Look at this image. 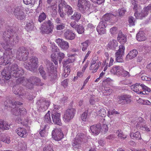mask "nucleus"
I'll use <instances>...</instances> for the list:
<instances>
[{"label": "nucleus", "instance_id": "obj_19", "mask_svg": "<svg viewBox=\"0 0 151 151\" xmlns=\"http://www.w3.org/2000/svg\"><path fill=\"white\" fill-rule=\"evenodd\" d=\"M103 22H100L96 28V30L100 34H104L106 32L105 28L107 25V23H103Z\"/></svg>", "mask_w": 151, "mask_h": 151}, {"label": "nucleus", "instance_id": "obj_38", "mask_svg": "<svg viewBox=\"0 0 151 151\" xmlns=\"http://www.w3.org/2000/svg\"><path fill=\"white\" fill-rule=\"evenodd\" d=\"M34 27V24L32 21H30L27 22L25 27V29L28 31L32 30Z\"/></svg>", "mask_w": 151, "mask_h": 151}, {"label": "nucleus", "instance_id": "obj_55", "mask_svg": "<svg viewBox=\"0 0 151 151\" xmlns=\"http://www.w3.org/2000/svg\"><path fill=\"white\" fill-rule=\"evenodd\" d=\"M39 70L42 77L44 79H45L46 77V73L43 70L42 67L41 66H40L39 69Z\"/></svg>", "mask_w": 151, "mask_h": 151}, {"label": "nucleus", "instance_id": "obj_12", "mask_svg": "<svg viewBox=\"0 0 151 151\" xmlns=\"http://www.w3.org/2000/svg\"><path fill=\"white\" fill-rule=\"evenodd\" d=\"M52 138L55 140L59 141L63 138L64 135L60 129H55L52 132Z\"/></svg>", "mask_w": 151, "mask_h": 151}, {"label": "nucleus", "instance_id": "obj_1", "mask_svg": "<svg viewBox=\"0 0 151 151\" xmlns=\"http://www.w3.org/2000/svg\"><path fill=\"white\" fill-rule=\"evenodd\" d=\"M4 41L1 43L0 46H2L5 50L9 51L11 50L12 45H14L19 41V38L17 34L12 29H9L5 31L3 35Z\"/></svg>", "mask_w": 151, "mask_h": 151}, {"label": "nucleus", "instance_id": "obj_5", "mask_svg": "<svg viewBox=\"0 0 151 151\" xmlns=\"http://www.w3.org/2000/svg\"><path fill=\"white\" fill-rule=\"evenodd\" d=\"M89 3L88 0H78L77 4L78 9L83 14H88L91 13Z\"/></svg>", "mask_w": 151, "mask_h": 151}, {"label": "nucleus", "instance_id": "obj_21", "mask_svg": "<svg viewBox=\"0 0 151 151\" xmlns=\"http://www.w3.org/2000/svg\"><path fill=\"white\" fill-rule=\"evenodd\" d=\"M138 88L139 89V94H145L146 93V91L149 92L150 91V89L143 84L140 83V85H138Z\"/></svg>", "mask_w": 151, "mask_h": 151}, {"label": "nucleus", "instance_id": "obj_15", "mask_svg": "<svg viewBox=\"0 0 151 151\" xmlns=\"http://www.w3.org/2000/svg\"><path fill=\"white\" fill-rule=\"evenodd\" d=\"M13 92L16 95H18L21 97L26 94V93L23 88L17 85L14 86L12 88Z\"/></svg>", "mask_w": 151, "mask_h": 151}, {"label": "nucleus", "instance_id": "obj_31", "mask_svg": "<svg viewBox=\"0 0 151 151\" xmlns=\"http://www.w3.org/2000/svg\"><path fill=\"white\" fill-rule=\"evenodd\" d=\"M10 126L8 123L3 121H0V129L3 130L9 129Z\"/></svg>", "mask_w": 151, "mask_h": 151}, {"label": "nucleus", "instance_id": "obj_23", "mask_svg": "<svg viewBox=\"0 0 151 151\" xmlns=\"http://www.w3.org/2000/svg\"><path fill=\"white\" fill-rule=\"evenodd\" d=\"M16 132L19 136L22 137H25L27 135L26 130L23 128H18L16 130Z\"/></svg>", "mask_w": 151, "mask_h": 151}, {"label": "nucleus", "instance_id": "obj_57", "mask_svg": "<svg viewBox=\"0 0 151 151\" xmlns=\"http://www.w3.org/2000/svg\"><path fill=\"white\" fill-rule=\"evenodd\" d=\"M76 30H77V32L79 34L83 33L84 31V28L82 26L80 25H78Z\"/></svg>", "mask_w": 151, "mask_h": 151}, {"label": "nucleus", "instance_id": "obj_37", "mask_svg": "<svg viewBox=\"0 0 151 151\" xmlns=\"http://www.w3.org/2000/svg\"><path fill=\"white\" fill-rule=\"evenodd\" d=\"M46 68L49 72H52L54 68L53 63L50 62L49 60H47L46 61Z\"/></svg>", "mask_w": 151, "mask_h": 151}, {"label": "nucleus", "instance_id": "obj_16", "mask_svg": "<svg viewBox=\"0 0 151 151\" xmlns=\"http://www.w3.org/2000/svg\"><path fill=\"white\" fill-rule=\"evenodd\" d=\"M55 42L58 46L63 50H67L69 47L68 43L63 39L58 38L56 39Z\"/></svg>", "mask_w": 151, "mask_h": 151}, {"label": "nucleus", "instance_id": "obj_3", "mask_svg": "<svg viewBox=\"0 0 151 151\" xmlns=\"http://www.w3.org/2000/svg\"><path fill=\"white\" fill-rule=\"evenodd\" d=\"M117 38L118 40L121 45L124 44L126 42V37L122 34L121 31H119ZM124 50L125 47L123 45H121L119 46V50L115 54L116 60L117 62H122L123 56L124 55Z\"/></svg>", "mask_w": 151, "mask_h": 151}, {"label": "nucleus", "instance_id": "obj_54", "mask_svg": "<svg viewBox=\"0 0 151 151\" xmlns=\"http://www.w3.org/2000/svg\"><path fill=\"white\" fill-rule=\"evenodd\" d=\"M120 74L124 77L129 76V73L128 72L124 70L122 68V67H121L120 69Z\"/></svg>", "mask_w": 151, "mask_h": 151}, {"label": "nucleus", "instance_id": "obj_20", "mask_svg": "<svg viewBox=\"0 0 151 151\" xmlns=\"http://www.w3.org/2000/svg\"><path fill=\"white\" fill-rule=\"evenodd\" d=\"M74 60V57H70L63 62V66L71 68L73 65V62Z\"/></svg>", "mask_w": 151, "mask_h": 151}, {"label": "nucleus", "instance_id": "obj_30", "mask_svg": "<svg viewBox=\"0 0 151 151\" xmlns=\"http://www.w3.org/2000/svg\"><path fill=\"white\" fill-rule=\"evenodd\" d=\"M49 105L50 102L48 101H43L41 103L39 108L42 109V111H44L47 109Z\"/></svg>", "mask_w": 151, "mask_h": 151}, {"label": "nucleus", "instance_id": "obj_28", "mask_svg": "<svg viewBox=\"0 0 151 151\" xmlns=\"http://www.w3.org/2000/svg\"><path fill=\"white\" fill-rule=\"evenodd\" d=\"M118 42L115 40H113L110 41L108 45V47L111 49L115 50L118 47Z\"/></svg>", "mask_w": 151, "mask_h": 151}, {"label": "nucleus", "instance_id": "obj_7", "mask_svg": "<svg viewBox=\"0 0 151 151\" xmlns=\"http://www.w3.org/2000/svg\"><path fill=\"white\" fill-rule=\"evenodd\" d=\"M27 81L26 86L29 89L33 88L35 85L38 86H41L44 84L43 83L41 82V80L39 78L35 76L30 77L27 79Z\"/></svg>", "mask_w": 151, "mask_h": 151}, {"label": "nucleus", "instance_id": "obj_47", "mask_svg": "<svg viewBox=\"0 0 151 151\" xmlns=\"http://www.w3.org/2000/svg\"><path fill=\"white\" fill-rule=\"evenodd\" d=\"M44 151H54L53 149V146L52 145L47 144L43 148Z\"/></svg>", "mask_w": 151, "mask_h": 151}, {"label": "nucleus", "instance_id": "obj_48", "mask_svg": "<svg viewBox=\"0 0 151 151\" xmlns=\"http://www.w3.org/2000/svg\"><path fill=\"white\" fill-rule=\"evenodd\" d=\"M98 57L97 56H95L93 58L91 61V65L89 68L90 70H91L93 69V65H94L96 62L98 61Z\"/></svg>", "mask_w": 151, "mask_h": 151}, {"label": "nucleus", "instance_id": "obj_29", "mask_svg": "<svg viewBox=\"0 0 151 151\" xmlns=\"http://www.w3.org/2000/svg\"><path fill=\"white\" fill-rule=\"evenodd\" d=\"M136 38L137 40L139 41H145L146 39L144 32L141 31L137 34Z\"/></svg>", "mask_w": 151, "mask_h": 151}, {"label": "nucleus", "instance_id": "obj_44", "mask_svg": "<svg viewBox=\"0 0 151 151\" xmlns=\"http://www.w3.org/2000/svg\"><path fill=\"white\" fill-rule=\"evenodd\" d=\"M65 67L64 72L63 74V76L64 78H66L68 75L70 71L71 68L66 66H63Z\"/></svg>", "mask_w": 151, "mask_h": 151}, {"label": "nucleus", "instance_id": "obj_49", "mask_svg": "<svg viewBox=\"0 0 151 151\" xmlns=\"http://www.w3.org/2000/svg\"><path fill=\"white\" fill-rule=\"evenodd\" d=\"M57 55H58V61H59V63H61L62 60L65 57V54L63 52H59L57 53Z\"/></svg>", "mask_w": 151, "mask_h": 151}, {"label": "nucleus", "instance_id": "obj_11", "mask_svg": "<svg viewBox=\"0 0 151 151\" xmlns=\"http://www.w3.org/2000/svg\"><path fill=\"white\" fill-rule=\"evenodd\" d=\"M76 110L73 108L67 109L64 113L63 117V120L65 122H69L72 119L75 114Z\"/></svg>", "mask_w": 151, "mask_h": 151}, {"label": "nucleus", "instance_id": "obj_17", "mask_svg": "<svg viewBox=\"0 0 151 151\" xmlns=\"http://www.w3.org/2000/svg\"><path fill=\"white\" fill-rule=\"evenodd\" d=\"M132 123L134 124H136L137 128L141 129L142 127V126L144 125L145 123V121L141 117H137L132 120Z\"/></svg>", "mask_w": 151, "mask_h": 151}, {"label": "nucleus", "instance_id": "obj_10", "mask_svg": "<svg viewBox=\"0 0 151 151\" xmlns=\"http://www.w3.org/2000/svg\"><path fill=\"white\" fill-rule=\"evenodd\" d=\"M38 59L35 57H32V58L28 60L25 68L27 70L32 71L34 69H35L38 67Z\"/></svg>", "mask_w": 151, "mask_h": 151}, {"label": "nucleus", "instance_id": "obj_34", "mask_svg": "<svg viewBox=\"0 0 151 151\" xmlns=\"http://www.w3.org/2000/svg\"><path fill=\"white\" fill-rule=\"evenodd\" d=\"M63 9V5L60 3L58 5V13L60 17L62 18H64L66 15L65 13L64 12Z\"/></svg>", "mask_w": 151, "mask_h": 151}, {"label": "nucleus", "instance_id": "obj_40", "mask_svg": "<svg viewBox=\"0 0 151 151\" xmlns=\"http://www.w3.org/2000/svg\"><path fill=\"white\" fill-rule=\"evenodd\" d=\"M27 79H25L24 77H22L18 78L16 81V83L17 84L22 83L26 86L27 83L26 82V81L27 82Z\"/></svg>", "mask_w": 151, "mask_h": 151}, {"label": "nucleus", "instance_id": "obj_22", "mask_svg": "<svg viewBox=\"0 0 151 151\" xmlns=\"http://www.w3.org/2000/svg\"><path fill=\"white\" fill-rule=\"evenodd\" d=\"M90 129L93 134H98L101 130V125L100 124L92 125L90 127Z\"/></svg>", "mask_w": 151, "mask_h": 151}, {"label": "nucleus", "instance_id": "obj_43", "mask_svg": "<svg viewBox=\"0 0 151 151\" xmlns=\"http://www.w3.org/2000/svg\"><path fill=\"white\" fill-rule=\"evenodd\" d=\"M57 1L51 2L50 3L48 4L49 5V8H50L52 10V12L57 11Z\"/></svg>", "mask_w": 151, "mask_h": 151}, {"label": "nucleus", "instance_id": "obj_61", "mask_svg": "<svg viewBox=\"0 0 151 151\" xmlns=\"http://www.w3.org/2000/svg\"><path fill=\"white\" fill-rule=\"evenodd\" d=\"M111 33L113 35L116 34L118 32L117 28L116 27H114L111 28L110 30Z\"/></svg>", "mask_w": 151, "mask_h": 151}, {"label": "nucleus", "instance_id": "obj_50", "mask_svg": "<svg viewBox=\"0 0 151 151\" xmlns=\"http://www.w3.org/2000/svg\"><path fill=\"white\" fill-rule=\"evenodd\" d=\"M127 12L126 9L124 8L119 9L118 10V13L120 16H124Z\"/></svg>", "mask_w": 151, "mask_h": 151}, {"label": "nucleus", "instance_id": "obj_2", "mask_svg": "<svg viewBox=\"0 0 151 151\" xmlns=\"http://www.w3.org/2000/svg\"><path fill=\"white\" fill-rule=\"evenodd\" d=\"M24 73L23 69L21 68H19L15 64L9 66L8 68H5L1 73L2 77L6 80H9L11 75L15 78H18L23 75Z\"/></svg>", "mask_w": 151, "mask_h": 151}, {"label": "nucleus", "instance_id": "obj_27", "mask_svg": "<svg viewBox=\"0 0 151 151\" xmlns=\"http://www.w3.org/2000/svg\"><path fill=\"white\" fill-rule=\"evenodd\" d=\"M11 57L10 55L6 54H4L3 56V62L2 64L4 65H5L7 64H9L10 63Z\"/></svg>", "mask_w": 151, "mask_h": 151}, {"label": "nucleus", "instance_id": "obj_14", "mask_svg": "<svg viewBox=\"0 0 151 151\" xmlns=\"http://www.w3.org/2000/svg\"><path fill=\"white\" fill-rule=\"evenodd\" d=\"M60 114L58 112H52L51 116L52 121L55 124L60 126L62 123L60 119Z\"/></svg>", "mask_w": 151, "mask_h": 151}, {"label": "nucleus", "instance_id": "obj_13", "mask_svg": "<svg viewBox=\"0 0 151 151\" xmlns=\"http://www.w3.org/2000/svg\"><path fill=\"white\" fill-rule=\"evenodd\" d=\"M150 11H151V4L145 8L140 14H139L137 12H135L134 14V15L137 18L142 19L143 17L148 14V12Z\"/></svg>", "mask_w": 151, "mask_h": 151}, {"label": "nucleus", "instance_id": "obj_62", "mask_svg": "<svg viewBox=\"0 0 151 151\" xmlns=\"http://www.w3.org/2000/svg\"><path fill=\"white\" fill-rule=\"evenodd\" d=\"M134 19L133 17H130L129 19V25L130 26H133L134 25Z\"/></svg>", "mask_w": 151, "mask_h": 151}, {"label": "nucleus", "instance_id": "obj_36", "mask_svg": "<svg viewBox=\"0 0 151 151\" xmlns=\"http://www.w3.org/2000/svg\"><path fill=\"white\" fill-rule=\"evenodd\" d=\"M81 17V14L78 12H75L70 17L71 19L74 20L75 21L78 22L80 20Z\"/></svg>", "mask_w": 151, "mask_h": 151}, {"label": "nucleus", "instance_id": "obj_46", "mask_svg": "<svg viewBox=\"0 0 151 151\" xmlns=\"http://www.w3.org/2000/svg\"><path fill=\"white\" fill-rule=\"evenodd\" d=\"M101 130L103 134H104L107 132L108 130V127L107 125L103 123L102 125L101 126Z\"/></svg>", "mask_w": 151, "mask_h": 151}, {"label": "nucleus", "instance_id": "obj_45", "mask_svg": "<svg viewBox=\"0 0 151 151\" xmlns=\"http://www.w3.org/2000/svg\"><path fill=\"white\" fill-rule=\"evenodd\" d=\"M49 111L44 116V122L46 123L50 124L51 122V119Z\"/></svg>", "mask_w": 151, "mask_h": 151}, {"label": "nucleus", "instance_id": "obj_53", "mask_svg": "<svg viewBox=\"0 0 151 151\" xmlns=\"http://www.w3.org/2000/svg\"><path fill=\"white\" fill-rule=\"evenodd\" d=\"M88 43L89 41L87 40L81 43V44L82 46V50L83 51H85L87 49L88 45Z\"/></svg>", "mask_w": 151, "mask_h": 151}, {"label": "nucleus", "instance_id": "obj_32", "mask_svg": "<svg viewBox=\"0 0 151 151\" xmlns=\"http://www.w3.org/2000/svg\"><path fill=\"white\" fill-rule=\"evenodd\" d=\"M121 67L118 65H116L113 67L111 70V74L114 75L118 74L120 75V69Z\"/></svg>", "mask_w": 151, "mask_h": 151}, {"label": "nucleus", "instance_id": "obj_6", "mask_svg": "<svg viewBox=\"0 0 151 151\" xmlns=\"http://www.w3.org/2000/svg\"><path fill=\"white\" fill-rule=\"evenodd\" d=\"M54 28L53 24L49 20L45 21L41 25L40 28L41 32L43 34H50L52 33Z\"/></svg>", "mask_w": 151, "mask_h": 151}, {"label": "nucleus", "instance_id": "obj_63", "mask_svg": "<svg viewBox=\"0 0 151 151\" xmlns=\"http://www.w3.org/2000/svg\"><path fill=\"white\" fill-rule=\"evenodd\" d=\"M117 102L119 104L122 105H124L126 104L123 99H122V98L121 96L118 97Z\"/></svg>", "mask_w": 151, "mask_h": 151}, {"label": "nucleus", "instance_id": "obj_52", "mask_svg": "<svg viewBox=\"0 0 151 151\" xmlns=\"http://www.w3.org/2000/svg\"><path fill=\"white\" fill-rule=\"evenodd\" d=\"M119 113L116 111L115 110H109L107 113V115L108 116L111 117V115H116L119 114Z\"/></svg>", "mask_w": 151, "mask_h": 151}, {"label": "nucleus", "instance_id": "obj_18", "mask_svg": "<svg viewBox=\"0 0 151 151\" xmlns=\"http://www.w3.org/2000/svg\"><path fill=\"white\" fill-rule=\"evenodd\" d=\"M60 3L63 5V8L67 14L68 15H72L73 12V10L72 7L68 5L64 0H62Z\"/></svg>", "mask_w": 151, "mask_h": 151}, {"label": "nucleus", "instance_id": "obj_60", "mask_svg": "<svg viewBox=\"0 0 151 151\" xmlns=\"http://www.w3.org/2000/svg\"><path fill=\"white\" fill-rule=\"evenodd\" d=\"M98 114L100 116L102 117H104L106 115V112L104 109H102L99 111Z\"/></svg>", "mask_w": 151, "mask_h": 151}, {"label": "nucleus", "instance_id": "obj_8", "mask_svg": "<svg viewBox=\"0 0 151 151\" xmlns=\"http://www.w3.org/2000/svg\"><path fill=\"white\" fill-rule=\"evenodd\" d=\"M28 50L24 47H19L16 52V57L20 60H26L28 58Z\"/></svg>", "mask_w": 151, "mask_h": 151}, {"label": "nucleus", "instance_id": "obj_24", "mask_svg": "<svg viewBox=\"0 0 151 151\" xmlns=\"http://www.w3.org/2000/svg\"><path fill=\"white\" fill-rule=\"evenodd\" d=\"M64 37L67 39L73 40L75 37V35L73 32L69 29L67 30L64 33Z\"/></svg>", "mask_w": 151, "mask_h": 151}, {"label": "nucleus", "instance_id": "obj_9", "mask_svg": "<svg viewBox=\"0 0 151 151\" xmlns=\"http://www.w3.org/2000/svg\"><path fill=\"white\" fill-rule=\"evenodd\" d=\"M14 14L15 17L20 20H24L26 16L24 12V8L22 6H17L15 7Z\"/></svg>", "mask_w": 151, "mask_h": 151}, {"label": "nucleus", "instance_id": "obj_51", "mask_svg": "<svg viewBox=\"0 0 151 151\" xmlns=\"http://www.w3.org/2000/svg\"><path fill=\"white\" fill-rule=\"evenodd\" d=\"M138 85H140V83H137L134 85L132 86H131V88L132 90L136 93H139Z\"/></svg>", "mask_w": 151, "mask_h": 151}, {"label": "nucleus", "instance_id": "obj_42", "mask_svg": "<svg viewBox=\"0 0 151 151\" xmlns=\"http://www.w3.org/2000/svg\"><path fill=\"white\" fill-rule=\"evenodd\" d=\"M52 60L53 61L55 65H57L58 63V57L57 53L53 52L51 55Z\"/></svg>", "mask_w": 151, "mask_h": 151}, {"label": "nucleus", "instance_id": "obj_39", "mask_svg": "<svg viewBox=\"0 0 151 151\" xmlns=\"http://www.w3.org/2000/svg\"><path fill=\"white\" fill-rule=\"evenodd\" d=\"M121 96L126 104H130L132 100L130 99L131 96L129 95L124 94L121 95Z\"/></svg>", "mask_w": 151, "mask_h": 151}, {"label": "nucleus", "instance_id": "obj_64", "mask_svg": "<svg viewBox=\"0 0 151 151\" xmlns=\"http://www.w3.org/2000/svg\"><path fill=\"white\" fill-rule=\"evenodd\" d=\"M65 27V24L62 23L60 24L57 25L56 26V29L58 30H61L63 29Z\"/></svg>", "mask_w": 151, "mask_h": 151}, {"label": "nucleus", "instance_id": "obj_35", "mask_svg": "<svg viewBox=\"0 0 151 151\" xmlns=\"http://www.w3.org/2000/svg\"><path fill=\"white\" fill-rule=\"evenodd\" d=\"M130 136L132 139L135 138L137 140L141 139L140 134L139 132L138 131H137L134 133L131 132Z\"/></svg>", "mask_w": 151, "mask_h": 151}, {"label": "nucleus", "instance_id": "obj_4", "mask_svg": "<svg viewBox=\"0 0 151 151\" xmlns=\"http://www.w3.org/2000/svg\"><path fill=\"white\" fill-rule=\"evenodd\" d=\"M22 103L19 101H15L12 99H7L4 102V105L6 107L12 108L11 109V112L14 115L16 116L19 115V108L18 106H21Z\"/></svg>", "mask_w": 151, "mask_h": 151}, {"label": "nucleus", "instance_id": "obj_25", "mask_svg": "<svg viewBox=\"0 0 151 151\" xmlns=\"http://www.w3.org/2000/svg\"><path fill=\"white\" fill-rule=\"evenodd\" d=\"M138 54V52L136 49H133L130 51L127 55L126 57L127 60H129L136 57Z\"/></svg>", "mask_w": 151, "mask_h": 151}, {"label": "nucleus", "instance_id": "obj_58", "mask_svg": "<svg viewBox=\"0 0 151 151\" xmlns=\"http://www.w3.org/2000/svg\"><path fill=\"white\" fill-rule=\"evenodd\" d=\"M116 133L119 138L124 139L126 138L127 136L123 134L122 132L121 131H117L116 132Z\"/></svg>", "mask_w": 151, "mask_h": 151}, {"label": "nucleus", "instance_id": "obj_56", "mask_svg": "<svg viewBox=\"0 0 151 151\" xmlns=\"http://www.w3.org/2000/svg\"><path fill=\"white\" fill-rule=\"evenodd\" d=\"M88 113V111H85L83 113L81 116V119L83 121L86 122L87 120V116Z\"/></svg>", "mask_w": 151, "mask_h": 151}, {"label": "nucleus", "instance_id": "obj_33", "mask_svg": "<svg viewBox=\"0 0 151 151\" xmlns=\"http://www.w3.org/2000/svg\"><path fill=\"white\" fill-rule=\"evenodd\" d=\"M114 17L112 14H107L104 15L102 18V20L100 22H103V23H107L111 18Z\"/></svg>", "mask_w": 151, "mask_h": 151}, {"label": "nucleus", "instance_id": "obj_59", "mask_svg": "<svg viewBox=\"0 0 151 151\" xmlns=\"http://www.w3.org/2000/svg\"><path fill=\"white\" fill-rule=\"evenodd\" d=\"M24 3L26 5L31 4L34 5L35 2V0H23Z\"/></svg>", "mask_w": 151, "mask_h": 151}, {"label": "nucleus", "instance_id": "obj_41", "mask_svg": "<svg viewBox=\"0 0 151 151\" xmlns=\"http://www.w3.org/2000/svg\"><path fill=\"white\" fill-rule=\"evenodd\" d=\"M46 17L47 15L44 12H40L38 16V21L41 22L46 19Z\"/></svg>", "mask_w": 151, "mask_h": 151}, {"label": "nucleus", "instance_id": "obj_26", "mask_svg": "<svg viewBox=\"0 0 151 151\" xmlns=\"http://www.w3.org/2000/svg\"><path fill=\"white\" fill-rule=\"evenodd\" d=\"M78 136H76L75 138L72 142V145L74 148L79 149L81 147L82 142H81V140H79L78 139Z\"/></svg>", "mask_w": 151, "mask_h": 151}]
</instances>
